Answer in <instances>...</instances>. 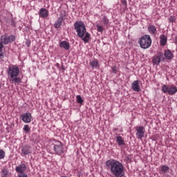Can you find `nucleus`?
Instances as JSON below:
<instances>
[{"label": "nucleus", "instance_id": "obj_27", "mask_svg": "<svg viewBox=\"0 0 177 177\" xmlns=\"http://www.w3.org/2000/svg\"><path fill=\"white\" fill-rule=\"evenodd\" d=\"M8 44H12V42H15V41H16V37L13 35L9 36L8 35Z\"/></svg>", "mask_w": 177, "mask_h": 177}, {"label": "nucleus", "instance_id": "obj_26", "mask_svg": "<svg viewBox=\"0 0 177 177\" xmlns=\"http://www.w3.org/2000/svg\"><path fill=\"white\" fill-rule=\"evenodd\" d=\"M110 20H109V18H107V17L104 16L102 19L101 20V23H102V24L104 26H107L109 23Z\"/></svg>", "mask_w": 177, "mask_h": 177}, {"label": "nucleus", "instance_id": "obj_11", "mask_svg": "<svg viewBox=\"0 0 177 177\" xmlns=\"http://www.w3.org/2000/svg\"><path fill=\"white\" fill-rule=\"evenodd\" d=\"M136 130L137 131L136 136L138 139H142V138H145V127L140 126L136 127Z\"/></svg>", "mask_w": 177, "mask_h": 177}, {"label": "nucleus", "instance_id": "obj_30", "mask_svg": "<svg viewBox=\"0 0 177 177\" xmlns=\"http://www.w3.org/2000/svg\"><path fill=\"white\" fill-rule=\"evenodd\" d=\"M76 99H77V102L80 104H82V103H84V100H82V97H81V95H77Z\"/></svg>", "mask_w": 177, "mask_h": 177}, {"label": "nucleus", "instance_id": "obj_41", "mask_svg": "<svg viewBox=\"0 0 177 177\" xmlns=\"http://www.w3.org/2000/svg\"><path fill=\"white\" fill-rule=\"evenodd\" d=\"M0 88H1V86H0Z\"/></svg>", "mask_w": 177, "mask_h": 177}, {"label": "nucleus", "instance_id": "obj_37", "mask_svg": "<svg viewBox=\"0 0 177 177\" xmlns=\"http://www.w3.org/2000/svg\"><path fill=\"white\" fill-rule=\"evenodd\" d=\"M122 5H124V6H127V0H122Z\"/></svg>", "mask_w": 177, "mask_h": 177}, {"label": "nucleus", "instance_id": "obj_32", "mask_svg": "<svg viewBox=\"0 0 177 177\" xmlns=\"http://www.w3.org/2000/svg\"><path fill=\"white\" fill-rule=\"evenodd\" d=\"M2 158H5V151H3L2 149H0V160H2Z\"/></svg>", "mask_w": 177, "mask_h": 177}, {"label": "nucleus", "instance_id": "obj_12", "mask_svg": "<svg viewBox=\"0 0 177 177\" xmlns=\"http://www.w3.org/2000/svg\"><path fill=\"white\" fill-rule=\"evenodd\" d=\"M16 172L17 174H24L27 171V166L24 163H21V165L15 168Z\"/></svg>", "mask_w": 177, "mask_h": 177}, {"label": "nucleus", "instance_id": "obj_24", "mask_svg": "<svg viewBox=\"0 0 177 177\" xmlns=\"http://www.w3.org/2000/svg\"><path fill=\"white\" fill-rule=\"evenodd\" d=\"M90 66L91 67H92V68L99 67V62H97V59H94L93 61H91Z\"/></svg>", "mask_w": 177, "mask_h": 177}, {"label": "nucleus", "instance_id": "obj_22", "mask_svg": "<svg viewBox=\"0 0 177 177\" xmlns=\"http://www.w3.org/2000/svg\"><path fill=\"white\" fill-rule=\"evenodd\" d=\"M1 41L4 45H8L9 44L8 35L5 34L1 37Z\"/></svg>", "mask_w": 177, "mask_h": 177}, {"label": "nucleus", "instance_id": "obj_4", "mask_svg": "<svg viewBox=\"0 0 177 177\" xmlns=\"http://www.w3.org/2000/svg\"><path fill=\"white\" fill-rule=\"evenodd\" d=\"M7 73L8 75H10V78H15V77H19V74H20V70L19 69L18 66L11 65L8 66Z\"/></svg>", "mask_w": 177, "mask_h": 177}, {"label": "nucleus", "instance_id": "obj_17", "mask_svg": "<svg viewBox=\"0 0 177 177\" xmlns=\"http://www.w3.org/2000/svg\"><path fill=\"white\" fill-rule=\"evenodd\" d=\"M1 177H9V169L7 167H5L1 171Z\"/></svg>", "mask_w": 177, "mask_h": 177}, {"label": "nucleus", "instance_id": "obj_14", "mask_svg": "<svg viewBox=\"0 0 177 177\" xmlns=\"http://www.w3.org/2000/svg\"><path fill=\"white\" fill-rule=\"evenodd\" d=\"M164 56L167 60H172L174 59V53L171 50H165L164 52Z\"/></svg>", "mask_w": 177, "mask_h": 177}, {"label": "nucleus", "instance_id": "obj_6", "mask_svg": "<svg viewBox=\"0 0 177 177\" xmlns=\"http://www.w3.org/2000/svg\"><path fill=\"white\" fill-rule=\"evenodd\" d=\"M161 59L164 60V54L161 52H159L156 56L152 57L153 64H156V66L160 65V63H161Z\"/></svg>", "mask_w": 177, "mask_h": 177}, {"label": "nucleus", "instance_id": "obj_25", "mask_svg": "<svg viewBox=\"0 0 177 177\" xmlns=\"http://www.w3.org/2000/svg\"><path fill=\"white\" fill-rule=\"evenodd\" d=\"M10 80L12 84L15 82V84H20V82H21V79H20V77H17V76L13 78H10Z\"/></svg>", "mask_w": 177, "mask_h": 177}, {"label": "nucleus", "instance_id": "obj_1", "mask_svg": "<svg viewBox=\"0 0 177 177\" xmlns=\"http://www.w3.org/2000/svg\"><path fill=\"white\" fill-rule=\"evenodd\" d=\"M105 165L109 169L113 177H123L125 175L124 165L120 161L111 159L106 162Z\"/></svg>", "mask_w": 177, "mask_h": 177}, {"label": "nucleus", "instance_id": "obj_33", "mask_svg": "<svg viewBox=\"0 0 177 177\" xmlns=\"http://www.w3.org/2000/svg\"><path fill=\"white\" fill-rule=\"evenodd\" d=\"M170 23H175V21L176 20V19H175V17L174 16H171L169 19Z\"/></svg>", "mask_w": 177, "mask_h": 177}, {"label": "nucleus", "instance_id": "obj_16", "mask_svg": "<svg viewBox=\"0 0 177 177\" xmlns=\"http://www.w3.org/2000/svg\"><path fill=\"white\" fill-rule=\"evenodd\" d=\"M59 46L65 50H68L70 49V43L63 41L59 43Z\"/></svg>", "mask_w": 177, "mask_h": 177}, {"label": "nucleus", "instance_id": "obj_21", "mask_svg": "<svg viewBox=\"0 0 177 177\" xmlns=\"http://www.w3.org/2000/svg\"><path fill=\"white\" fill-rule=\"evenodd\" d=\"M148 31L149 34H151L153 35V34H156V31H157V28H156V26L153 25H149L148 26Z\"/></svg>", "mask_w": 177, "mask_h": 177}, {"label": "nucleus", "instance_id": "obj_9", "mask_svg": "<svg viewBox=\"0 0 177 177\" xmlns=\"http://www.w3.org/2000/svg\"><path fill=\"white\" fill-rule=\"evenodd\" d=\"M32 153V149L30 145H24L21 147V156H28Z\"/></svg>", "mask_w": 177, "mask_h": 177}, {"label": "nucleus", "instance_id": "obj_20", "mask_svg": "<svg viewBox=\"0 0 177 177\" xmlns=\"http://www.w3.org/2000/svg\"><path fill=\"white\" fill-rule=\"evenodd\" d=\"M63 19L62 18H58L57 20L55 21L54 24L55 28H60L62 27V24L63 23Z\"/></svg>", "mask_w": 177, "mask_h": 177}, {"label": "nucleus", "instance_id": "obj_5", "mask_svg": "<svg viewBox=\"0 0 177 177\" xmlns=\"http://www.w3.org/2000/svg\"><path fill=\"white\" fill-rule=\"evenodd\" d=\"M162 92H163V93H168V95L172 96L177 93V87L174 85L168 86L164 84L162 86Z\"/></svg>", "mask_w": 177, "mask_h": 177}, {"label": "nucleus", "instance_id": "obj_34", "mask_svg": "<svg viewBox=\"0 0 177 177\" xmlns=\"http://www.w3.org/2000/svg\"><path fill=\"white\" fill-rule=\"evenodd\" d=\"M18 177H28V176L27 175V174L24 173V174H19L18 175Z\"/></svg>", "mask_w": 177, "mask_h": 177}, {"label": "nucleus", "instance_id": "obj_2", "mask_svg": "<svg viewBox=\"0 0 177 177\" xmlns=\"http://www.w3.org/2000/svg\"><path fill=\"white\" fill-rule=\"evenodd\" d=\"M75 30L77 32V37L82 38L84 42H88L91 35L86 32V28L85 24L81 21H77L74 24Z\"/></svg>", "mask_w": 177, "mask_h": 177}, {"label": "nucleus", "instance_id": "obj_8", "mask_svg": "<svg viewBox=\"0 0 177 177\" xmlns=\"http://www.w3.org/2000/svg\"><path fill=\"white\" fill-rule=\"evenodd\" d=\"M11 18L6 17L5 18V23L6 25L16 28L17 27V23H16V18H13V15L11 14Z\"/></svg>", "mask_w": 177, "mask_h": 177}, {"label": "nucleus", "instance_id": "obj_40", "mask_svg": "<svg viewBox=\"0 0 177 177\" xmlns=\"http://www.w3.org/2000/svg\"><path fill=\"white\" fill-rule=\"evenodd\" d=\"M0 57H3V55H2V53H0Z\"/></svg>", "mask_w": 177, "mask_h": 177}, {"label": "nucleus", "instance_id": "obj_38", "mask_svg": "<svg viewBox=\"0 0 177 177\" xmlns=\"http://www.w3.org/2000/svg\"><path fill=\"white\" fill-rule=\"evenodd\" d=\"M30 44H31V42H30V41H28V40H27V41H26V46H30Z\"/></svg>", "mask_w": 177, "mask_h": 177}, {"label": "nucleus", "instance_id": "obj_15", "mask_svg": "<svg viewBox=\"0 0 177 177\" xmlns=\"http://www.w3.org/2000/svg\"><path fill=\"white\" fill-rule=\"evenodd\" d=\"M39 17L44 19L45 17H48V16H49V12L47 11L46 9L41 8L39 12Z\"/></svg>", "mask_w": 177, "mask_h": 177}, {"label": "nucleus", "instance_id": "obj_28", "mask_svg": "<svg viewBox=\"0 0 177 177\" xmlns=\"http://www.w3.org/2000/svg\"><path fill=\"white\" fill-rule=\"evenodd\" d=\"M96 27H97V30L98 31V32H103V31H104V27H103L99 24H97Z\"/></svg>", "mask_w": 177, "mask_h": 177}, {"label": "nucleus", "instance_id": "obj_29", "mask_svg": "<svg viewBox=\"0 0 177 177\" xmlns=\"http://www.w3.org/2000/svg\"><path fill=\"white\" fill-rule=\"evenodd\" d=\"M66 12L64 10H62L59 19H62V20H64V17H66Z\"/></svg>", "mask_w": 177, "mask_h": 177}, {"label": "nucleus", "instance_id": "obj_19", "mask_svg": "<svg viewBox=\"0 0 177 177\" xmlns=\"http://www.w3.org/2000/svg\"><path fill=\"white\" fill-rule=\"evenodd\" d=\"M116 143H118V146H124L125 145V141H124V138L121 136H116Z\"/></svg>", "mask_w": 177, "mask_h": 177}, {"label": "nucleus", "instance_id": "obj_13", "mask_svg": "<svg viewBox=\"0 0 177 177\" xmlns=\"http://www.w3.org/2000/svg\"><path fill=\"white\" fill-rule=\"evenodd\" d=\"M131 89L134 91V92H140L142 89H140V86H139V80H135L131 84Z\"/></svg>", "mask_w": 177, "mask_h": 177}, {"label": "nucleus", "instance_id": "obj_10", "mask_svg": "<svg viewBox=\"0 0 177 177\" xmlns=\"http://www.w3.org/2000/svg\"><path fill=\"white\" fill-rule=\"evenodd\" d=\"M31 118H32V116H31V113H25L21 115V120H22L25 124L31 122Z\"/></svg>", "mask_w": 177, "mask_h": 177}, {"label": "nucleus", "instance_id": "obj_18", "mask_svg": "<svg viewBox=\"0 0 177 177\" xmlns=\"http://www.w3.org/2000/svg\"><path fill=\"white\" fill-rule=\"evenodd\" d=\"M160 44L161 45V46H165V45H167V36H165V35H162L160 36Z\"/></svg>", "mask_w": 177, "mask_h": 177}, {"label": "nucleus", "instance_id": "obj_35", "mask_svg": "<svg viewBox=\"0 0 177 177\" xmlns=\"http://www.w3.org/2000/svg\"><path fill=\"white\" fill-rule=\"evenodd\" d=\"M3 48V44L2 41L0 42V53L2 52V49Z\"/></svg>", "mask_w": 177, "mask_h": 177}, {"label": "nucleus", "instance_id": "obj_7", "mask_svg": "<svg viewBox=\"0 0 177 177\" xmlns=\"http://www.w3.org/2000/svg\"><path fill=\"white\" fill-rule=\"evenodd\" d=\"M63 143L62 142H57L56 145H54V151L55 154L62 156L63 154Z\"/></svg>", "mask_w": 177, "mask_h": 177}, {"label": "nucleus", "instance_id": "obj_39", "mask_svg": "<svg viewBox=\"0 0 177 177\" xmlns=\"http://www.w3.org/2000/svg\"><path fill=\"white\" fill-rule=\"evenodd\" d=\"M126 161H131V158H129V157L127 156Z\"/></svg>", "mask_w": 177, "mask_h": 177}, {"label": "nucleus", "instance_id": "obj_36", "mask_svg": "<svg viewBox=\"0 0 177 177\" xmlns=\"http://www.w3.org/2000/svg\"><path fill=\"white\" fill-rule=\"evenodd\" d=\"M112 72L113 74H117V69L115 68V67L112 68Z\"/></svg>", "mask_w": 177, "mask_h": 177}, {"label": "nucleus", "instance_id": "obj_3", "mask_svg": "<svg viewBox=\"0 0 177 177\" xmlns=\"http://www.w3.org/2000/svg\"><path fill=\"white\" fill-rule=\"evenodd\" d=\"M138 44L142 49H149L151 46V37L149 35H145L139 39Z\"/></svg>", "mask_w": 177, "mask_h": 177}, {"label": "nucleus", "instance_id": "obj_31", "mask_svg": "<svg viewBox=\"0 0 177 177\" xmlns=\"http://www.w3.org/2000/svg\"><path fill=\"white\" fill-rule=\"evenodd\" d=\"M30 126L28 124H25L24 127V132H30Z\"/></svg>", "mask_w": 177, "mask_h": 177}, {"label": "nucleus", "instance_id": "obj_23", "mask_svg": "<svg viewBox=\"0 0 177 177\" xmlns=\"http://www.w3.org/2000/svg\"><path fill=\"white\" fill-rule=\"evenodd\" d=\"M160 171L162 174H167L169 171V167L167 165L160 166Z\"/></svg>", "mask_w": 177, "mask_h": 177}]
</instances>
